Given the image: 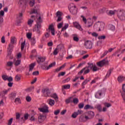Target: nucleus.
Here are the masks:
<instances>
[{"label":"nucleus","mask_w":125,"mask_h":125,"mask_svg":"<svg viewBox=\"0 0 125 125\" xmlns=\"http://www.w3.org/2000/svg\"><path fill=\"white\" fill-rule=\"evenodd\" d=\"M81 114H83V111L82 110H78L77 112H75L73 113L71 117L72 118H73V119H76L79 115H81Z\"/></svg>","instance_id":"nucleus-11"},{"label":"nucleus","mask_w":125,"mask_h":125,"mask_svg":"<svg viewBox=\"0 0 125 125\" xmlns=\"http://www.w3.org/2000/svg\"><path fill=\"white\" fill-rule=\"evenodd\" d=\"M59 113H60V109H57L56 110H55V111L54 112V115H55V116H57V115H58Z\"/></svg>","instance_id":"nucleus-54"},{"label":"nucleus","mask_w":125,"mask_h":125,"mask_svg":"<svg viewBox=\"0 0 125 125\" xmlns=\"http://www.w3.org/2000/svg\"><path fill=\"white\" fill-rule=\"evenodd\" d=\"M63 27V22L60 23L58 24V29H61Z\"/></svg>","instance_id":"nucleus-59"},{"label":"nucleus","mask_w":125,"mask_h":125,"mask_svg":"<svg viewBox=\"0 0 125 125\" xmlns=\"http://www.w3.org/2000/svg\"><path fill=\"white\" fill-rule=\"evenodd\" d=\"M9 96L10 97V99L13 100V99L16 97V94L15 93H12L9 94Z\"/></svg>","instance_id":"nucleus-25"},{"label":"nucleus","mask_w":125,"mask_h":125,"mask_svg":"<svg viewBox=\"0 0 125 125\" xmlns=\"http://www.w3.org/2000/svg\"><path fill=\"white\" fill-rule=\"evenodd\" d=\"M65 103L66 104H69V103H73V97H70L65 100Z\"/></svg>","instance_id":"nucleus-23"},{"label":"nucleus","mask_w":125,"mask_h":125,"mask_svg":"<svg viewBox=\"0 0 125 125\" xmlns=\"http://www.w3.org/2000/svg\"><path fill=\"white\" fill-rule=\"evenodd\" d=\"M96 108H97V110L99 112H102V106H101V104H98L96 105Z\"/></svg>","instance_id":"nucleus-28"},{"label":"nucleus","mask_w":125,"mask_h":125,"mask_svg":"<svg viewBox=\"0 0 125 125\" xmlns=\"http://www.w3.org/2000/svg\"><path fill=\"white\" fill-rule=\"evenodd\" d=\"M94 29L99 28V31H103L105 28V23L103 22L98 21L94 25Z\"/></svg>","instance_id":"nucleus-2"},{"label":"nucleus","mask_w":125,"mask_h":125,"mask_svg":"<svg viewBox=\"0 0 125 125\" xmlns=\"http://www.w3.org/2000/svg\"><path fill=\"white\" fill-rule=\"evenodd\" d=\"M26 100L27 102H31V101H32V98L29 96H27L26 97Z\"/></svg>","instance_id":"nucleus-52"},{"label":"nucleus","mask_w":125,"mask_h":125,"mask_svg":"<svg viewBox=\"0 0 125 125\" xmlns=\"http://www.w3.org/2000/svg\"><path fill=\"white\" fill-rule=\"evenodd\" d=\"M69 27V24L67 23H65L64 24V26L62 28L61 32H63V31H65V30H67V28Z\"/></svg>","instance_id":"nucleus-38"},{"label":"nucleus","mask_w":125,"mask_h":125,"mask_svg":"<svg viewBox=\"0 0 125 125\" xmlns=\"http://www.w3.org/2000/svg\"><path fill=\"white\" fill-rule=\"evenodd\" d=\"M9 88L7 90H4L2 92H0V95H5L6 94H7V93L8 91H9Z\"/></svg>","instance_id":"nucleus-26"},{"label":"nucleus","mask_w":125,"mask_h":125,"mask_svg":"<svg viewBox=\"0 0 125 125\" xmlns=\"http://www.w3.org/2000/svg\"><path fill=\"white\" fill-rule=\"evenodd\" d=\"M3 16H4V11L1 10L0 11V25L3 23Z\"/></svg>","instance_id":"nucleus-18"},{"label":"nucleus","mask_w":125,"mask_h":125,"mask_svg":"<svg viewBox=\"0 0 125 125\" xmlns=\"http://www.w3.org/2000/svg\"><path fill=\"white\" fill-rule=\"evenodd\" d=\"M39 124H42L46 119V116L42 114H39L38 117Z\"/></svg>","instance_id":"nucleus-6"},{"label":"nucleus","mask_w":125,"mask_h":125,"mask_svg":"<svg viewBox=\"0 0 125 125\" xmlns=\"http://www.w3.org/2000/svg\"><path fill=\"white\" fill-rule=\"evenodd\" d=\"M101 95H102V92L101 91H98L95 95V97L96 98L99 99Z\"/></svg>","instance_id":"nucleus-24"},{"label":"nucleus","mask_w":125,"mask_h":125,"mask_svg":"<svg viewBox=\"0 0 125 125\" xmlns=\"http://www.w3.org/2000/svg\"><path fill=\"white\" fill-rule=\"evenodd\" d=\"M74 26L76 28V29H78L79 30V31H83V28H82V26L80 25V23L79 22L75 21L73 22Z\"/></svg>","instance_id":"nucleus-15"},{"label":"nucleus","mask_w":125,"mask_h":125,"mask_svg":"<svg viewBox=\"0 0 125 125\" xmlns=\"http://www.w3.org/2000/svg\"><path fill=\"white\" fill-rule=\"evenodd\" d=\"M36 66V62H33L29 65V72H32Z\"/></svg>","instance_id":"nucleus-22"},{"label":"nucleus","mask_w":125,"mask_h":125,"mask_svg":"<svg viewBox=\"0 0 125 125\" xmlns=\"http://www.w3.org/2000/svg\"><path fill=\"white\" fill-rule=\"evenodd\" d=\"M34 13H38V11H37V10L33 9L31 10V11L30 12V14H33Z\"/></svg>","instance_id":"nucleus-58"},{"label":"nucleus","mask_w":125,"mask_h":125,"mask_svg":"<svg viewBox=\"0 0 125 125\" xmlns=\"http://www.w3.org/2000/svg\"><path fill=\"white\" fill-rule=\"evenodd\" d=\"M52 35V36L55 35V30H54V28H53V25L51 24L49 25L48 29L46 30V32H50Z\"/></svg>","instance_id":"nucleus-12"},{"label":"nucleus","mask_w":125,"mask_h":125,"mask_svg":"<svg viewBox=\"0 0 125 125\" xmlns=\"http://www.w3.org/2000/svg\"><path fill=\"white\" fill-rule=\"evenodd\" d=\"M73 103L74 104H78V103H79V99H78V98H73Z\"/></svg>","instance_id":"nucleus-42"},{"label":"nucleus","mask_w":125,"mask_h":125,"mask_svg":"<svg viewBox=\"0 0 125 125\" xmlns=\"http://www.w3.org/2000/svg\"><path fill=\"white\" fill-rule=\"evenodd\" d=\"M31 42L32 44H33L34 45V44H35V43H36V39H35L34 38H32L31 40Z\"/></svg>","instance_id":"nucleus-61"},{"label":"nucleus","mask_w":125,"mask_h":125,"mask_svg":"<svg viewBox=\"0 0 125 125\" xmlns=\"http://www.w3.org/2000/svg\"><path fill=\"white\" fill-rule=\"evenodd\" d=\"M21 80V78L20 77V75H17L15 77V81L16 82H19Z\"/></svg>","instance_id":"nucleus-47"},{"label":"nucleus","mask_w":125,"mask_h":125,"mask_svg":"<svg viewBox=\"0 0 125 125\" xmlns=\"http://www.w3.org/2000/svg\"><path fill=\"white\" fill-rule=\"evenodd\" d=\"M115 12H116V11H109L108 12V15H114V14H115Z\"/></svg>","instance_id":"nucleus-60"},{"label":"nucleus","mask_w":125,"mask_h":125,"mask_svg":"<svg viewBox=\"0 0 125 125\" xmlns=\"http://www.w3.org/2000/svg\"><path fill=\"white\" fill-rule=\"evenodd\" d=\"M68 9L71 14L72 15H77L78 14V10L79 9L77 8V6L74 3H71L68 6Z\"/></svg>","instance_id":"nucleus-1"},{"label":"nucleus","mask_w":125,"mask_h":125,"mask_svg":"<svg viewBox=\"0 0 125 125\" xmlns=\"http://www.w3.org/2000/svg\"><path fill=\"white\" fill-rule=\"evenodd\" d=\"M41 28H42V24L38 22L33 28V32H36V33L38 34V35H41V34H42V31H41Z\"/></svg>","instance_id":"nucleus-4"},{"label":"nucleus","mask_w":125,"mask_h":125,"mask_svg":"<svg viewBox=\"0 0 125 125\" xmlns=\"http://www.w3.org/2000/svg\"><path fill=\"white\" fill-rule=\"evenodd\" d=\"M98 39L99 40H105L106 39L105 36H98Z\"/></svg>","instance_id":"nucleus-55"},{"label":"nucleus","mask_w":125,"mask_h":125,"mask_svg":"<svg viewBox=\"0 0 125 125\" xmlns=\"http://www.w3.org/2000/svg\"><path fill=\"white\" fill-rule=\"evenodd\" d=\"M14 63H15V66H18L19 65H20V63H21V60H17L14 61Z\"/></svg>","instance_id":"nucleus-39"},{"label":"nucleus","mask_w":125,"mask_h":125,"mask_svg":"<svg viewBox=\"0 0 125 125\" xmlns=\"http://www.w3.org/2000/svg\"><path fill=\"white\" fill-rule=\"evenodd\" d=\"M84 72V75H86V74H88V73H89L90 72V70L87 67H84L83 69H82L79 73L78 75H81Z\"/></svg>","instance_id":"nucleus-9"},{"label":"nucleus","mask_w":125,"mask_h":125,"mask_svg":"<svg viewBox=\"0 0 125 125\" xmlns=\"http://www.w3.org/2000/svg\"><path fill=\"white\" fill-rule=\"evenodd\" d=\"M122 89L123 91L121 92V95L123 98V100H125V84H123Z\"/></svg>","instance_id":"nucleus-19"},{"label":"nucleus","mask_w":125,"mask_h":125,"mask_svg":"<svg viewBox=\"0 0 125 125\" xmlns=\"http://www.w3.org/2000/svg\"><path fill=\"white\" fill-rule=\"evenodd\" d=\"M113 71V69H110L109 71L107 72L106 75H105V78L107 79V78H109L110 77V75H111V73H112V71Z\"/></svg>","instance_id":"nucleus-32"},{"label":"nucleus","mask_w":125,"mask_h":125,"mask_svg":"<svg viewBox=\"0 0 125 125\" xmlns=\"http://www.w3.org/2000/svg\"><path fill=\"white\" fill-rule=\"evenodd\" d=\"M7 67H10L11 68L13 66V62H8L6 64Z\"/></svg>","instance_id":"nucleus-40"},{"label":"nucleus","mask_w":125,"mask_h":125,"mask_svg":"<svg viewBox=\"0 0 125 125\" xmlns=\"http://www.w3.org/2000/svg\"><path fill=\"white\" fill-rule=\"evenodd\" d=\"M63 13L62 12L58 11L56 13L57 17H61L62 16Z\"/></svg>","instance_id":"nucleus-46"},{"label":"nucleus","mask_w":125,"mask_h":125,"mask_svg":"<svg viewBox=\"0 0 125 125\" xmlns=\"http://www.w3.org/2000/svg\"><path fill=\"white\" fill-rule=\"evenodd\" d=\"M70 87H71V85H70V84L64 85L62 86V88L63 89H70Z\"/></svg>","instance_id":"nucleus-35"},{"label":"nucleus","mask_w":125,"mask_h":125,"mask_svg":"<svg viewBox=\"0 0 125 125\" xmlns=\"http://www.w3.org/2000/svg\"><path fill=\"white\" fill-rule=\"evenodd\" d=\"M59 52V50H58V49L56 47L55 50H54L53 52V54L54 55H57V54H58Z\"/></svg>","instance_id":"nucleus-48"},{"label":"nucleus","mask_w":125,"mask_h":125,"mask_svg":"<svg viewBox=\"0 0 125 125\" xmlns=\"http://www.w3.org/2000/svg\"><path fill=\"white\" fill-rule=\"evenodd\" d=\"M50 31H47L46 33H45L44 34V36L45 38H46V39H47L49 36H50Z\"/></svg>","instance_id":"nucleus-50"},{"label":"nucleus","mask_w":125,"mask_h":125,"mask_svg":"<svg viewBox=\"0 0 125 125\" xmlns=\"http://www.w3.org/2000/svg\"><path fill=\"white\" fill-rule=\"evenodd\" d=\"M88 82H90V79H86V80L82 83V85H85V84H86V83H88Z\"/></svg>","instance_id":"nucleus-45"},{"label":"nucleus","mask_w":125,"mask_h":125,"mask_svg":"<svg viewBox=\"0 0 125 125\" xmlns=\"http://www.w3.org/2000/svg\"><path fill=\"white\" fill-rule=\"evenodd\" d=\"M45 61V57H38V59L37 60L38 63H41V62H44Z\"/></svg>","instance_id":"nucleus-21"},{"label":"nucleus","mask_w":125,"mask_h":125,"mask_svg":"<svg viewBox=\"0 0 125 125\" xmlns=\"http://www.w3.org/2000/svg\"><path fill=\"white\" fill-rule=\"evenodd\" d=\"M117 80L119 83H123V82L125 81V77L124 76H119L117 78Z\"/></svg>","instance_id":"nucleus-20"},{"label":"nucleus","mask_w":125,"mask_h":125,"mask_svg":"<svg viewBox=\"0 0 125 125\" xmlns=\"http://www.w3.org/2000/svg\"><path fill=\"white\" fill-rule=\"evenodd\" d=\"M34 23V20L29 19L27 21V24L29 27H32V24Z\"/></svg>","instance_id":"nucleus-37"},{"label":"nucleus","mask_w":125,"mask_h":125,"mask_svg":"<svg viewBox=\"0 0 125 125\" xmlns=\"http://www.w3.org/2000/svg\"><path fill=\"white\" fill-rule=\"evenodd\" d=\"M24 47H25V41L22 43H21V50L22 51L24 50Z\"/></svg>","instance_id":"nucleus-53"},{"label":"nucleus","mask_w":125,"mask_h":125,"mask_svg":"<svg viewBox=\"0 0 125 125\" xmlns=\"http://www.w3.org/2000/svg\"><path fill=\"white\" fill-rule=\"evenodd\" d=\"M84 110H88V109H93V106L89 105L87 104L84 107Z\"/></svg>","instance_id":"nucleus-34"},{"label":"nucleus","mask_w":125,"mask_h":125,"mask_svg":"<svg viewBox=\"0 0 125 125\" xmlns=\"http://www.w3.org/2000/svg\"><path fill=\"white\" fill-rule=\"evenodd\" d=\"M29 5H30V6H34V5H35V0H32L30 1L29 2Z\"/></svg>","instance_id":"nucleus-57"},{"label":"nucleus","mask_w":125,"mask_h":125,"mask_svg":"<svg viewBox=\"0 0 125 125\" xmlns=\"http://www.w3.org/2000/svg\"><path fill=\"white\" fill-rule=\"evenodd\" d=\"M42 92L45 96H51L50 91L48 89H44L42 90Z\"/></svg>","instance_id":"nucleus-17"},{"label":"nucleus","mask_w":125,"mask_h":125,"mask_svg":"<svg viewBox=\"0 0 125 125\" xmlns=\"http://www.w3.org/2000/svg\"><path fill=\"white\" fill-rule=\"evenodd\" d=\"M51 97H52V98H54L56 102L58 101V96H57V94L56 93L52 94Z\"/></svg>","instance_id":"nucleus-31"},{"label":"nucleus","mask_w":125,"mask_h":125,"mask_svg":"<svg viewBox=\"0 0 125 125\" xmlns=\"http://www.w3.org/2000/svg\"><path fill=\"white\" fill-rule=\"evenodd\" d=\"M108 28L109 30H111V31H115L116 28L115 27V26L112 25V24H109L108 25Z\"/></svg>","instance_id":"nucleus-36"},{"label":"nucleus","mask_w":125,"mask_h":125,"mask_svg":"<svg viewBox=\"0 0 125 125\" xmlns=\"http://www.w3.org/2000/svg\"><path fill=\"white\" fill-rule=\"evenodd\" d=\"M14 44L10 43L9 44V47L7 49L8 51V55H11V52H12V49H13V47L14 46L13 45Z\"/></svg>","instance_id":"nucleus-14"},{"label":"nucleus","mask_w":125,"mask_h":125,"mask_svg":"<svg viewBox=\"0 0 125 125\" xmlns=\"http://www.w3.org/2000/svg\"><path fill=\"white\" fill-rule=\"evenodd\" d=\"M12 122H13V118H11L8 121V125H11V124H12Z\"/></svg>","instance_id":"nucleus-56"},{"label":"nucleus","mask_w":125,"mask_h":125,"mask_svg":"<svg viewBox=\"0 0 125 125\" xmlns=\"http://www.w3.org/2000/svg\"><path fill=\"white\" fill-rule=\"evenodd\" d=\"M79 120H80V122H82L83 123H85V122L87 121L85 119V116L84 117H83L80 118L79 119Z\"/></svg>","instance_id":"nucleus-44"},{"label":"nucleus","mask_w":125,"mask_h":125,"mask_svg":"<svg viewBox=\"0 0 125 125\" xmlns=\"http://www.w3.org/2000/svg\"><path fill=\"white\" fill-rule=\"evenodd\" d=\"M87 116H85V119L86 121L91 120V119H93L94 117V112H93V111H88L87 112Z\"/></svg>","instance_id":"nucleus-5"},{"label":"nucleus","mask_w":125,"mask_h":125,"mask_svg":"<svg viewBox=\"0 0 125 125\" xmlns=\"http://www.w3.org/2000/svg\"><path fill=\"white\" fill-rule=\"evenodd\" d=\"M93 25V20L88 19L87 23L86 22V27L87 28H90Z\"/></svg>","instance_id":"nucleus-13"},{"label":"nucleus","mask_w":125,"mask_h":125,"mask_svg":"<svg viewBox=\"0 0 125 125\" xmlns=\"http://www.w3.org/2000/svg\"><path fill=\"white\" fill-rule=\"evenodd\" d=\"M108 64H109V61L107 60L106 61V59H104L97 63V65H98L99 67H103L104 65H108Z\"/></svg>","instance_id":"nucleus-8"},{"label":"nucleus","mask_w":125,"mask_h":125,"mask_svg":"<svg viewBox=\"0 0 125 125\" xmlns=\"http://www.w3.org/2000/svg\"><path fill=\"white\" fill-rule=\"evenodd\" d=\"M104 107H106L107 108H109L112 106V104H111L108 103H104Z\"/></svg>","instance_id":"nucleus-41"},{"label":"nucleus","mask_w":125,"mask_h":125,"mask_svg":"<svg viewBox=\"0 0 125 125\" xmlns=\"http://www.w3.org/2000/svg\"><path fill=\"white\" fill-rule=\"evenodd\" d=\"M63 37L64 38H69V34L65 32L64 33H63Z\"/></svg>","instance_id":"nucleus-64"},{"label":"nucleus","mask_w":125,"mask_h":125,"mask_svg":"<svg viewBox=\"0 0 125 125\" xmlns=\"http://www.w3.org/2000/svg\"><path fill=\"white\" fill-rule=\"evenodd\" d=\"M88 66H87V67L88 68H90V69L91 70H92V69H93V67H94V65H95V63H90V62H89L87 63Z\"/></svg>","instance_id":"nucleus-27"},{"label":"nucleus","mask_w":125,"mask_h":125,"mask_svg":"<svg viewBox=\"0 0 125 125\" xmlns=\"http://www.w3.org/2000/svg\"><path fill=\"white\" fill-rule=\"evenodd\" d=\"M48 104H50V106H54V104H55V101L52 99H49Z\"/></svg>","instance_id":"nucleus-30"},{"label":"nucleus","mask_w":125,"mask_h":125,"mask_svg":"<svg viewBox=\"0 0 125 125\" xmlns=\"http://www.w3.org/2000/svg\"><path fill=\"white\" fill-rule=\"evenodd\" d=\"M57 48L59 50V51H61L62 49H64V45L62 44H60L57 46Z\"/></svg>","instance_id":"nucleus-33"},{"label":"nucleus","mask_w":125,"mask_h":125,"mask_svg":"<svg viewBox=\"0 0 125 125\" xmlns=\"http://www.w3.org/2000/svg\"><path fill=\"white\" fill-rule=\"evenodd\" d=\"M117 16L121 21H125V11L120 10L117 13Z\"/></svg>","instance_id":"nucleus-3"},{"label":"nucleus","mask_w":125,"mask_h":125,"mask_svg":"<svg viewBox=\"0 0 125 125\" xmlns=\"http://www.w3.org/2000/svg\"><path fill=\"white\" fill-rule=\"evenodd\" d=\"M84 46L86 48L90 49L92 48V42L90 41H86L85 42Z\"/></svg>","instance_id":"nucleus-10"},{"label":"nucleus","mask_w":125,"mask_h":125,"mask_svg":"<svg viewBox=\"0 0 125 125\" xmlns=\"http://www.w3.org/2000/svg\"><path fill=\"white\" fill-rule=\"evenodd\" d=\"M92 70L93 72H96L97 71H98V70H99V68H98V67L96 66V65L95 64Z\"/></svg>","instance_id":"nucleus-49"},{"label":"nucleus","mask_w":125,"mask_h":125,"mask_svg":"<svg viewBox=\"0 0 125 125\" xmlns=\"http://www.w3.org/2000/svg\"><path fill=\"white\" fill-rule=\"evenodd\" d=\"M38 110H39V111L40 112H42V113H49V110H48V106H47V105H45L42 107L39 108Z\"/></svg>","instance_id":"nucleus-7"},{"label":"nucleus","mask_w":125,"mask_h":125,"mask_svg":"<svg viewBox=\"0 0 125 125\" xmlns=\"http://www.w3.org/2000/svg\"><path fill=\"white\" fill-rule=\"evenodd\" d=\"M71 79L70 78H67L65 80L63 81V83H68V82H70Z\"/></svg>","instance_id":"nucleus-62"},{"label":"nucleus","mask_w":125,"mask_h":125,"mask_svg":"<svg viewBox=\"0 0 125 125\" xmlns=\"http://www.w3.org/2000/svg\"><path fill=\"white\" fill-rule=\"evenodd\" d=\"M8 77V76H6V75H3L2 76V79H3V80L4 81H7V78Z\"/></svg>","instance_id":"nucleus-63"},{"label":"nucleus","mask_w":125,"mask_h":125,"mask_svg":"<svg viewBox=\"0 0 125 125\" xmlns=\"http://www.w3.org/2000/svg\"><path fill=\"white\" fill-rule=\"evenodd\" d=\"M55 62H54L52 63H51L49 66H42V68L43 69V70H49V69H50V68H52V67H54V66H55Z\"/></svg>","instance_id":"nucleus-16"},{"label":"nucleus","mask_w":125,"mask_h":125,"mask_svg":"<svg viewBox=\"0 0 125 125\" xmlns=\"http://www.w3.org/2000/svg\"><path fill=\"white\" fill-rule=\"evenodd\" d=\"M15 102L17 104H21V100H20V98H17L15 100Z\"/></svg>","instance_id":"nucleus-43"},{"label":"nucleus","mask_w":125,"mask_h":125,"mask_svg":"<svg viewBox=\"0 0 125 125\" xmlns=\"http://www.w3.org/2000/svg\"><path fill=\"white\" fill-rule=\"evenodd\" d=\"M16 38H15V37H12L11 38V43L12 44H14V43H15V42H16Z\"/></svg>","instance_id":"nucleus-29"},{"label":"nucleus","mask_w":125,"mask_h":125,"mask_svg":"<svg viewBox=\"0 0 125 125\" xmlns=\"http://www.w3.org/2000/svg\"><path fill=\"white\" fill-rule=\"evenodd\" d=\"M84 106V104L83 103H80L78 104V108H79V109H83Z\"/></svg>","instance_id":"nucleus-51"}]
</instances>
